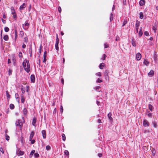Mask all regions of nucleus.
<instances>
[{
  "mask_svg": "<svg viewBox=\"0 0 158 158\" xmlns=\"http://www.w3.org/2000/svg\"><path fill=\"white\" fill-rule=\"evenodd\" d=\"M143 126L145 127H148L149 126V124L148 121L146 119H145L143 122Z\"/></svg>",
  "mask_w": 158,
  "mask_h": 158,
  "instance_id": "39448f33",
  "label": "nucleus"
},
{
  "mask_svg": "<svg viewBox=\"0 0 158 158\" xmlns=\"http://www.w3.org/2000/svg\"><path fill=\"white\" fill-rule=\"evenodd\" d=\"M104 45L105 48H106L109 47V44L107 43H105Z\"/></svg>",
  "mask_w": 158,
  "mask_h": 158,
  "instance_id": "49530a36",
  "label": "nucleus"
},
{
  "mask_svg": "<svg viewBox=\"0 0 158 158\" xmlns=\"http://www.w3.org/2000/svg\"><path fill=\"white\" fill-rule=\"evenodd\" d=\"M58 10L60 13L61 11V9L60 6L58 7Z\"/></svg>",
  "mask_w": 158,
  "mask_h": 158,
  "instance_id": "e2e57ef3",
  "label": "nucleus"
},
{
  "mask_svg": "<svg viewBox=\"0 0 158 158\" xmlns=\"http://www.w3.org/2000/svg\"><path fill=\"white\" fill-rule=\"evenodd\" d=\"M64 153L65 155H67V156H69V153L68 151L67 150H65L64 151Z\"/></svg>",
  "mask_w": 158,
  "mask_h": 158,
  "instance_id": "58836bf2",
  "label": "nucleus"
},
{
  "mask_svg": "<svg viewBox=\"0 0 158 158\" xmlns=\"http://www.w3.org/2000/svg\"><path fill=\"white\" fill-rule=\"evenodd\" d=\"M152 125L154 128H157L158 127L157 123L155 121H153L152 122Z\"/></svg>",
  "mask_w": 158,
  "mask_h": 158,
  "instance_id": "0eeeda50",
  "label": "nucleus"
},
{
  "mask_svg": "<svg viewBox=\"0 0 158 158\" xmlns=\"http://www.w3.org/2000/svg\"><path fill=\"white\" fill-rule=\"evenodd\" d=\"M143 34V32L142 31V27H140L139 29V36H141Z\"/></svg>",
  "mask_w": 158,
  "mask_h": 158,
  "instance_id": "6ab92c4d",
  "label": "nucleus"
},
{
  "mask_svg": "<svg viewBox=\"0 0 158 158\" xmlns=\"http://www.w3.org/2000/svg\"><path fill=\"white\" fill-rule=\"evenodd\" d=\"M105 66V64L103 63H102L100 64L99 65V68L101 69H103V67Z\"/></svg>",
  "mask_w": 158,
  "mask_h": 158,
  "instance_id": "5701e85b",
  "label": "nucleus"
},
{
  "mask_svg": "<svg viewBox=\"0 0 158 158\" xmlns=\"http://www.w3.org/2000/svg\"><path fill=\"white\" fill-rule=\"evenodd\" d=\"M140 24V22L137 20L135 23V30L137 33H138V29Z\"/></svg>",
  "mask_w": 158,
  "mask_h": 158,
  "instance_id": "20e7f679",
  "label": "nucleus"
},
{
  "mask_svg": "<svg viewBox=\"0 0 158 158\" xmlns=\"http://www.w3.org/2000/svg\"><path fill=\"white\" fill-rule=\"evenodd\" d=\"M24 35V33L23 31H20L19 35L21 38H22Z\"/></svg>",
  "mask_w": 158,
  "mask_h": 158,
  "instance_id": "a878e982",
  "label": "nucleus"
},
{
  "mask_svg": "<svg viewBox=\"0 0 158 158\" xmlns=\"http://www.w3.org/2000/svg\"><path fill=\"white\" fill-rule=\"evenodd\" d=\"M35 152V150H32L31 151V152L30 153V155H33L34 153Z\"/></svg>",
  "mask_w": 158,
  "mask_h": 158,
  "instance_id": "6e6d98bb",
  "label": "nucleus"
},
{
  "mask_svg": "<svg viewBox=\"0 0 158 158\" xmlns=\"http://www.w3.org/2000/svg\"><path fill=\"white\" fill-rule=\"evenodd\" d=\"M34 155L36 157H38L39 156V154L37 153H35Z\"/></svg>",
  "mask_w": 158,
  "mask_h": 158,
  "instance_id": "09e8293b",
  "label": "nucleus"
},
{
  "mask_svg": "<svg viewBox=\"0 0 158 158\" xmlns=\"http://www.w3.org/2000/svg\"><path fill=\"white\" fill-rule=\"evenodd\" d=\"M151 151H152V155L153 156H155V153H156V151H155V149L154 148H152L151 149Z\"/></svg>",
  "mask_w": 158,
  "mask_h": 158,
  "instance_id": "4be33fe9",
  "label": "nucleus"
},
{
  "mask_svg": "<svg viewBox=\"0 0 158 158\" xmlns=\"http://www.w3.org/2000/svg\"><path fill=\"white\" fill-rule=\"evenodd\" d=\"M24 154V152L21 151L20 149H18L17 151L16 154L18 156L23 155Z\"/></svg>",
  "mask_w": 158,
  "mask_h": 158,
  "instance_id": "7ed1b4c3",
  "label": "nucleus"
},
{
  "mask_svg": "<svg viewBox=\"0 0 158 158\" xmlns=\"http://www.w3.org/2000/svg\"><path fill=\"white\" fill-rule=\"evenodd\" d=\"M27 110L26 108H24L23 110V114L24 116H27Z\"/></svg>",
  "mask_w": 158,
  "mask_h": 158,
  "instance_id": "4468645a",
  "label": "nucleus"
},
{
  "mask_svg": "<svg viewBox=\"0 0 158 158\" xmlns=\"http://www.w3.org/2000/svg\"><path fill=\"white\" fill-rule=\"evenodd\" d=\"M15 40L18 37V33L16 29L15 30Z\"/></svg>",
  "mask_w": 158,
  "mask_h": 158,
  "instance_id": "393cba45",
  "label": "nucleus"
},
{
  "mask_svg": "<svg viewBox=\"0 0 158 158\" xmlns=\"http://www.w3.org/2000/svg\"><path fill=\"white\" fill-rule=\"evenodd\" d=\"M28 41V38L27 37H25L24 38V42L27 43Z\"/></svg>",
  "mask_w": 158,
  "mask_h": 158,
  "instance_id": "a19ab883",
  "label": "nucleus"
},
{
  "mask_svg": "<svg viewBox=\"0 0 158 158\" xmlns=\"http://www.w3.org/2000/svg\"><path fill=\"white\" fill-rule=\"evenodd\" d=\"M62 140L64 141H65L66 139V137H65V135H64V134H62Z\"/></svg>",
  "mask_w": 158,
  "mask_h": 158,
  "instance_id": "e433bc0d",
  "label": "nucleus"
},
{
  "mask_svg": "<svg viewBox=\"0 0 158 158\" xmlns=\"http://www.w3.org/2000/svg\"><path fill=\"white\" fill-rule=\"evenodd\" d=\"M28 51H29V53L30 54V56L31 57L32 52V46H31V44L30 45Z\"/></svg>",
  "mask_w": 158,
  "mask_h": 158,
  "instance_id": "ddd939ff",
  "label": "nucleus"
},
{
  "mask_svg": "<svg viewBox=\"0 0 158 158\" xmlns=\"http://www.w3.org/2000/svg\"><path fill=\"white\" fill-rule=\"evenodd\" d=\"M113 14L112 13H111L110 14V22L112 21L113 20Z\"/></svg>",
  "mask_w": 158,
  "mask_h": 158,
  "instance_id": "473e14b6",
  "label": "nucleus"
},
{
  "mask_svg": "<svg viewBox=\"0 0 158 158\" xmlns=\"http://www.w3.org/2000/svg\"><path fill=\"white\" fill-rule=\"evenodd\" d=\"M22 118L23 119V121L21 120L18 119L15 122V125L16 126H19L20 129L22 130V127L23 126V124L24 123L25 121L24 118L23 117H22Z\"/></svg>",
  "mask_w": 158,
  "mask_h": 158,
  "instance_id": "f03ea898",
  "label": "nucleus"
},
{
  "mask_svg": "<svg viewBox=\"0 0 158 158\" xmlns=\"http://www.w3.org/2000/svg\"><path fill=\"white\" fill-rule=\"evenodd\" d=\"M34 132L33 131H32L31 132L30 137H29V140H31V139H32V138L34 136Z\"/></svg>",
  "mask_w": 158,
  "mask_h": 158,
  "instance_id": "f3484780",
  "label": "nucleus"
},
{
  "mask_svg": "<svg viewBox=\"0 0 158 158\" xmlns=\"http://www.w3.org/2000/svg\"><path fill=\"white\" fill-rule=\"evenodd\" d=\"M5 137L6 139V140L8 141L9 140L10 137L9 136L7 135V134L5 133Z\"/></svg>",
  "mask_w": 158,
  "mask_h": 158,
  "instance_id": "c9c22d12",
  "label": "nucleus"
},
{
  "mask_svg": "<svg viewBox=\"0 0 158 158\" xmlns=\"http://www.w3.org/2000/svg\"><path fill=\"white\" fill-rule=\"evenodd\" d=\"M3 39L5 41L9 39V37L7 35H5L3 37Z\"/></svg>",
  "mask_w": 158,
  "mask_h": 158,
  "instance_id": "cd10ccee",
  "label": "nucleus"
},
{
  "mask_svg": "<svg viewBox=\"0 0 158 158\" xmlns=\"http://www.w3.org/2000/svg\"><path fill=\"white\" fill-rule=\"evenodd\" d=\"M112 113L111 112H109L107 115L109 119V120L111 122L113 121V118H112L111 117L112 116Z\"/></svg>",
  "mask_w": 158,
  "mask_h": 158,
  "instance_id": "1a4fd4ad",
  "label": "nucleus"
},
{
  "mask_svg": "<svg viewBox=\"0 0 158 158\" xmlns=\"http://www.w3.org/2000/svg\"><path fill=\"white\" fill-rule=\"evenodd\" d=\"M21 102L22 103H24L25 102V99L23 95H21Z\"/></svg>",
  "mask_w": 158,
  "mask_h": 158,
  "instance_id": "c85d7f7f",
  "label": "nucleus"
},
{
  "mask_svg": "<svg viewBox=\"0 0 158 158\" xmlns=\"http://www.w3.org/2000/svg\"><path fill=\"white\" fill-rule=\"evenodd\" d=\"M157 55L156 52H154L153 54V58L154 61H156L157 59Z\"/></svg>",
  "mask_w": 158,
  "mask_h": 158,
  "instance_id": "2eb2a0df",
  "label": "nucleus"
},
{
  "mask_svg": "<svg viewBox=\"0 0 158 158\" xmlns=\"http://www.w3.org/2000/svg\"><path fill=\"white\" fill-rule=\"evenodd\" d=\"M23 66L24 70L28 73L30 70V64L28 60L25 59L23 62Z\"/></svg>",
  "mask_w": 158,
  "mask_h": 158,
  "instance_id": "f257e3e1",
  "label": "nucleus"
},
{
  "mask_svg": "<svg viewBox=\"0 0 158 158\" xmlns=\"http://www.w3.org/2000/svg\"><path fill=\"white\" fill-rule=\"evenodd\" d=\"M15 96L16 98H19V94L17 93H16L15 94Z\"/></svg>",
  "mask_w": 158,
  "mask_h": 158,
  "instance_id": "0e129e2a",
  "label": "nucleus"
},
{
  "mask_svg": "<svg viewBox=\"0 0 158 158\" xmlns=\"http://www.w3.org/2000/svg\"><path fill=\"white\" fill-rule=\"evenodd\" d=\"M36 122V118H35V117H34L32 119V125L34 126H35Z\"/></svg>",
  "mask_w": 158,
  "mask_h": 158,
  "instance_id": "dca6fc26",
  "label": "nucleus"
},
{
  "mask_svg": "<svg viewBox=\"0 0 158 158\" xmlns=\"http://www.w3.org/2000/svg\"><path fill=\"white\" fill-rule=\"evenodd\" d=\"M43 137L44 139H45L46 137V131L45 130H43L42 131Z\"/></svg>",
  "mask_w": 158,
  "mask_h": 158,
  "instance_id": "9b49d317",
  "label": "nucleus"
},
{
  "mask_svg": "<svg viewBox=\"0 0 158 158\" xmlns=\"http://www.w3.org/2000/svg\"><path fill=\"white\" fill-rule=\"evenodd\" d=\"M148 74L149 77H151L153 76L154 74L153 70H151L150 72L148 73Z\"/></svg>",
  "mask_w": 158,
  "mask_h": 158,
  "instance_id": "f8f14e48",
  "label": "nucleus"
},
{
  "mask_svg": "<svg viewBox=\"0 0 158 158\" xmlns=\"http://www.w3.org/2000/svg\"><path fill=\"white\" fill-rule=\"evenodd\" d=\"M47 53L46 51H45L44 52L43 57H47Z\"/></svg>",
  "mask_w": 158,
  "mask_h": 158,
  "instance_id": "052dcab7",
  "label": "nucleus"
},
{
  "mask_svg": "<svg viewBox=\"0 0 158 158\" xmlns=\"http://www.w3.org/2000/svg\"><path fill=\"white\" fill-rule=\"evenodd\" d=\"M13 17L16 19L17 18V15H16V14H13Z\"/></svg>",
  "mask_w": 158,
  "mask_h": 158,
  "instance_id": "774afa93",
  "label": "nucleus"
},
{
  "mask_svg": "<svg viewBox=\"0 0 158 158\" xmlns=\"http://www.w3.org/2000/svg\"><path fill=\"white\" fill-rule=\"evenodd\" d=\"M51 147L49 145H47L46 147V149L47 150H49L51 149Z\"/></svg>",
  "mask_w": 158,
  "mask_h": 158,
  "instance_id": "a18cd8bd",
  "label": "nucleus"
},
{
  "mask_svg": "<svg viewBox=\"0 0 158 158\" xmlns=\"http://www.w3.org/2000/svg\"><path fill=\"white\" fill-rule=\"evenodd\" d=\"M19 56L20 57H22L23 55H22V53L21 52H19Z\"/></svg>",
  "mask_w": 158,
  "mask_h": 158,
  "instance_id": "4d7b16f0",
  "label": "nucleus"
},
{
  "mask_svg": "<svg viewBox=\"0 0 158 158\" xmlns=\"http://www.w3.org/2000/svg\"><path fill=\"white\" fill-rule=\"evenodd\" d=\"M60 112L61 113H62L63 111V106H60Z\"/></svg>",
  "mask_w": 158,
  "mask_h": 158,
  "instance_id": "bf43d9fd",
  "label": "nucleus"
},
{
  "mask_svg": "<svg viewBox=\"0 0 158 158\" xmlns=\"http://www.w3.org/2000/svg\"><path fill=\"white\" fill-rule=\"evenodd\" d=\"M143 64L146 66L148 65L149 62L147 60L145 59L143 62Z\"/></svg>",
  "mask_w": 158,
  "mask_h": 158,
  "instance_id": "aec40b11",
  "label": "nucleus"
},
{
  "mask_svg": "<svg viewBox=\"0 0 158 158\" xmlns=\"http://www.w3.org/2000/svg\"><path fill=\"white\" fill-rule=\"evenodd\" d=\"M42 50V45H41L40 47V49H39V56H40V55H41V52Z\"/></svg>",
  "mask_w": 158,
  "mask_h": 158,
  "instance_id": "bb28decb",
  "label": "nucleus"
},
{
  "mask_svg": "<svg viewBox=\"0 0 158 158\" xmlns=\"http://www.w3.org/2000/svg\"><path fill=\"white\" fill-rule=\"evenodd\" d=\"M31 144H33L35 142V141L34 139H31Z\"/></svg>",
  "mask_w": 158,
  "mask_h": 158,
  "instance_id": "680f3d73",
  "label": "nucleus"
},
{
  "mask_svg": "<svg viewBox=\"0 0 158 158\" xmlns=\"http://www.w3.org/2000/svg\"><path fill=\"white\" fill-rule=\"evenodd\" d=\"M139 18L140 19H142L143 17V13L142 12H140L139 13Z\"/></svg>",
  "mask_w": 158,
  "mask_h": 158,
  "instance_id": "4c0bfd02",
  "label": "nucleus"
},
{
  "mask_svg": "<svg viewBox=\"0 0 158 158\" xmlns=\"http://www.w3.org/2000/svg\"><path fill=\"white\" fill-rule=\"evenodd\" d=\"M144 34L146 35V36H148L149 35V33L147 31H145L144 32Z\"/></svg>",
  "mask_w": 158,
  "mask_h": 158,
  "instance_id": "603ef678",
  "label": "nucleus"
},
{
  "mask_svg": "<svg viewBox=\"0 0 158 158\" xmlns=\"http://www.w3.org/2000/svg\"><path fill=\"white\" fill-rule=\"evenodd\" d=\"M31 81L32 83H34L35 82V76L34 75H31L30 77Z\"/></svg>",
  "mask_w": 158,
  "mask_h": 158,
  "instance_id": "6e6552de",
  "label": "nucleus"
},
{
  "mask_svg": "<svg viewBox=\"0 0 158 158\" xmlns=\"http://www.w3.org/2000/svg\"><path fill=\"white\" fill-rule=\"evenodd\" d=\"M152 106L151 104H149L148 105V108L151 111L152 110Z\"/></svg>",
  "mask_w": 158,
  "mask_h": 158,
  "instance_id": "ea45409f",
  "label": "nucleus"
},
{
  "mask_svg": "<svg viewBox=\"0 0 158 158\" xmlns=\"http://www.w3.org/2000/svg\"><path fill=\"white\" fill-rule=\"evenodd\" d=\"M131 42V44H132V45L134 47H135L136 44H135L134 40V39H132Z\"/></svg>",
  "mask_w": 158,
  "mask_h": 158,
  "instance_id": "7c9ffc66",
  "label": "nucleus"
},
{
  "mask_svg": "<svg viewBox=\"0 0 158 158\" xmlns=\"http://www.w3.org/2000/svg\"><path fill=\"white\" fill-rule=\"evenodd\" d=\"M29 23H26L25 24V26L26 27L27 26L28 27L29 26Z\"/></svg>",
  "mask_w": 158,
  "mask_h": 158,
  "instance_id": "338daca9",
  "label": "nucleus"
},
{
  "mask_svg": "<svg viewBox=\"0 0 158 158\" xmlns=\"http://www.w3.org/2000/svg\"><path fill=\"white\" fill-rule=\"evenodd\" d=\"M9 28L8 27H6L4 28V30L5 32H7L9 31Z\"/></svg>",
  "mask_w": 158,
  "mask_h": 158,
  "instance_id": "37998d69",
  "label": "nucleus"
},
{
  "mask_svg": "<svg viewBox=\"0 0 158 158\" xmlns=\"http://www.w3.org/2000/svg\"><path fill=\"white\" fill-rule=\"evenodd\" d=\"M136 58L138 60H140L141 58V55L139 53H138L136 55Z\"/></svg>",
  "mask_w": 158,
  "mask_h": 158,
  "instance_id": "423d86ee",
  "label": "nucleus"
},
{
  "mask_svg": "<svg viewBox=\"0 0 158 158\" xmlns=\"http://www.w3.org/2000/svg\"><path fill=\"white\" fill-rule=\"evenodd\" d=\"M6 97L8 99H10V95L9 94L8 91H6Z\"/></svg>",
  "mask_w": 158,
  "mask_h": 158,
  "instance_id": "2f4dec72",
  "label": "nucleus"
},
{
  "mask_svg": "<svg viewBox=\"0 0 158 158\" xmlns=\"http://www.w3.org/2000/svg\"><path fill=\"white\" fill-rule=\"evenodd\" d=\"M12 70L11 69H9L8 71V74L9 75H10L12 74Z\"/></svg>",
  "mask_w": 158,
  "mask_h": 158,
  "instance_id": "8fccbe9b",
  "label": "nucleus"
},
{
  "mask_svg": "<svg viewBox=\"0 0 158 158\" xmlns=\"http://www.w3.org/2000/svg\"><path fill=\"white\" fill-rule=\"evenodd\" d=\"M106 57V55L105 54H104L103 55V60H105Z\"/></svg>",
  "mask_w": 158,
  "mask_h": 158,
  "instance_id": "69168bd1",
  "label": "nucleus"
},
{
  "mask_svg": "<svg viewBox=\"0 0 158 158\" xmlns=\"http://www.w3.org/2000/svg\"><path fill=\"white\" fill-rule=\"evenodd\" d=\"M97 82L98 83H101L102 82V80L100 79V78H98Z\"/></svg>",
  "mask_w": 158,
  "mask_h": 158,
  "instance_id": "de8ad7c7",
  "label": "nucleus"
},
{
  "mask_svg": "<svg viewBox=\"0 0 158 158\" xmlns=\"http://www.w3.org/2000/svg\"><path fill=\"white\" fill-rule=\"evenodd\" d=\"M10 108L11 109H13L15 108V106L13 104H10Z\"/></svg>",
  "mask_w": 158,
  "mask_h": 158,
  "instance_id": "f704fd0d",
  "label": "nucleus"
},
{
  "mask_svg": "<svg viewBox=\"0 0 158 158\" xmlns=\"http://www.w3.org/2000/svg\"><path fill=\"white\" fill-rule=\"evenodd\" d=\"M127 23V20H125L123 23V24L122 25V26L124 27Z\"/></svg>",
  "mask_w": 158,
  "mask_h": 158,
  "instance_id": "c03bdc74",
  "label": "nucleus"
},
{
  "mask_svg": "<svg viewBox=\"0 0 158 158\" xmlns=\"http://www.w3.org/2000/svg\"><path fill=\"white\" fill-rule=\"evenodd\" d=\"M11 10L12 11V14H15V10L14 9V8L13 7H11Z\"/></svg>",
  "mask_w": 158,
  "mask_h": 158,
  "instance_id": "72a5a7b5",
  "label": "nucleus"
},
{
  "mask_svg": "<svg viewBox=\"0 0 158 158\" xmlns=\"http://www.w3.org/2000/svg\"><path fill=\"white\" fill-rule=\"evenodd\" d=\"M44 57V60H43V62L46 64V57Z\"/></svg>",
  "mask_w": 158,
  "mask_h": 158,
  "instance_id": "5fc2aeb1",
  "label": "nucleus"
},
{
  "mask_svg": "<svg viewBox=\"0 0 158 158\" xmlns=\"http://www.w3.org/2000/svg\"><path fill=\"white\" fill-rule=\"evenodd\" d=\"M157 28L156 26H154L152 27V29L154 31L155 33L156 32V30Z\"/></svg>",
  "mask_w": 158,
  "mask_h": 158,
  "instance_id": "79ce46f5",
  "label": "nucleus"
},
{
  "mask_svg": "<svg viewBox=\"0 0 158 158\" xmlns=\"http://www.w3.org/2000/svg\"><path fill=\"white\" fill-rule=\"evenodd\" d=\"M145 4V1L144 0H141L139 2V4L140 6H143Z\"/></svg>",
  "mask_w": 158,
  "mask_h": 158,
  "instance_id": "a211bd4d",
  "label": "nucleus"
},
{
  "mask_svg": "<svg viewBox=\"0 0 158 158\" xmlns=\"http://www.w3.org/2000/svg\"><path fill=\"white\" fill-rule=\"evenodd\" d=\"M97 76L100 77L102 75V74L101 72H98L96 74Z\"/></svg>",
  "mask_w": 158,
  "mask_h": 158,
  "instance_id": "864d4df0",
  "label": "nucleus"
},
{
  "mask_svg": "<svg viewBox=\"0 0 158 158\" xmlns=\"http://www.w3.org/2000/svg\"><path fill=\"white\" fill-rule=\"evenodd\" d=\"M109 73V72L107 70H105L104 72V75L106 77H108V73Z\"/></svg>",
  "mask_w": 158,
  "mask_h": 158,
  "instance_id": "412c9836",
  "label": "nucleus"
},
{
  "mask_svg": "<svg viewBox=\"0 0 158 158\" xmlns=\"http://www.w3.org/2000/svg\"><path fill=\"white\" fill-rule=\"evenodd\" d=\"M26 7V4L25 3H23V5L20 6L19 7V10L20 11L23 10Z\"/></svg>",
  "mask_w": 158,
  "mask_h": 158,
  "instance_id": "9d476101",
  "label": "nucleus"
},
{
  "mask_svg": "<svg viewBox=\"0 0 158 158\" xmlns=\"http://www.w3.org/2000/svg\"><path fill=\"white\" fill-rule=\"evenodd\" d=\"M0 151L2 152V154L4 153V152L3 150V149L2 147L0 148Z\"/></svg>",
  "mask_w": 158,
  "mask_h": 158,
  "instance_id": "13d9d810",
  "label": "nucleus"
},
{
  "mask_svg": "<svg viewBox=\"0 0 158 158\" xmlns=\"http://www.w3.org/2000/svg\"><path fill=\"white\" fill-rule=\"evenodd\" d=\"M59 38L58 37V36L57 34H56V42H59Z\"/></svg>",
  "mask_w": 158,
  "mask_h": 158,
  "instance_id": "3c124183",
  "label": "nucleus"
},
{
  "mask_svg": "<svg viewBox=\"0 0 158 158\" xmlns=\"http://www.w3.org/2000/svg\"><path fill=\"white\" fill-rule=\"evenodd\" d=\"M21 88L22 93L23 94H24L25 92V90L24 89V88L23 86L22 85L21 86Z\"/></svg>",
  "mask_w": 158,
  "mask_h": 158,
  "instance_id": "c756f323",
  "label": "nucleus"
},
{
  "mask_svg": "<svg viewBox=\"0 0 158 158\" xmlns=\"http://www.w3.org/2000/svg\"><path fill=\"white\" fill-rule=\"evenodd\" d=\"M58 44L59 42H56L55 44V47L56 49L57 50H59V47H58Z\"/></svg>",
  "mask_w": 158,
  "mask_h": 158,
  "instance_id": "b1692460",
  "label": "nucleus"
}]
</instances>
